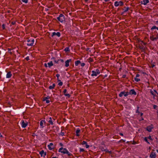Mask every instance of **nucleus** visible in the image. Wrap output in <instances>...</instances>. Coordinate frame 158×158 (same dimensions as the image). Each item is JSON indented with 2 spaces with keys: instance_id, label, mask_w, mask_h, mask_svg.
Returning <instances> with one entry per match:
<instances>
[{
  "instance_id": "1",
  "label": "nucleus",
  "mask_w": 158,
  "mask_h": 158,
  "mask_svg": "<svg viewBox=\"0 0 158 158\" xmlns=\"http://www.w3.org/2000/svg\"><path fill=\"white\" fill-rule=\"evenodd\" d=\"M58 20L61 23H62L65 20V17L62 14H61L60 15L59 17L57 18Z\"/></svg>"
},
{
  "instance_id": "2",
  "label": "nucleus",
  "mask_w": 158,
  "mask_h": 158,
  "mask_svg": "<svg viewBox=\"0 0 158 158\" xmlns=\"http://www.w3.org/2000/svg\"><path fill=\"white\" fill-rule=\"evenodd\" d=\"M128 95V92L123 91L120 92V93L119 94V96L120 97H122L123 95L125 97H126Z\"/></svg>"
},
{
  "instance_id": "3",
  "label": "nucleus",
  "mask_w": 158,
  "mask_h": 158,
  "mask_svg": "<svg viewBox=\"0 0 158 158\" xmlns=\"http://www.w3.org/2000/svg\"><path fill=\"white\" fill-rule=\"evenodd\" d=\"M123 4V2L122 1L120 2H114V6H122Z\"/></svg>"
},
{
  "instance_id": "4",
  "label": "nucleus",
  "mask_w": 158,
  "mask_h": 158,
  "mask_svg": "<svg viewBox=\"0 0 158 158\" xmlns=\"http://www.w3.org/2000/svg\"><path fill=\"white\" fill-rule=\"evenodd\" d=\"M67 150L66 148H61L59 149V152H61L64 154H65Z\"/></svg>"
},
{
  "instance_id": "5",
  "label": "nucleus",
  "mask_w": 158,
  "mask_h": 158,
  "mask_svg": "<svg viewBox=\"0 0 158 158\" xmlns=\"http://www.w3.org/2000/svg\"><path fill=\"white\" fill-rule=\"evenodd\" d=\"M129 94L131 95H136V92H135L134 89H132L130 90L129 92H128Z\"/></svg>"
},
{
  "instance_id": "6",
  "label": "nucleus",
  "mask_w": 158,
  "mask_h": 158,
  "mask_svg": "<svg viewBox=\"0 0 158 158\" xmlns=\"http://www.w3.org/2000/svg\"><path fill=\"white\" fill-rule=\"evenodd\" d=\"M28 122H26L25 123L24 122L23 120L22 121V127L23 128H25L26 127V126L28 125Z\"/></svg>"
},
{
  "instance_id": "7",
  "label": "nucleus",
  "mask_w": 158,
  "mask_h": 158,
  "mask_svg": "<svg viewBox=\"0 0 158 158\" xmlns=\"http://www.w3.org/2000/svg\"><path fill=\"white\" fill-rule=\"evenodd\" d=\"M156 156L155 152H152L150 155V157L151 158H156Z\"/></svg>"
},
{
  "instance_id": "8",
  "label": "nucleus",
  "mask_w": 158,
  "mask_h": 158,
  "mask_svg": "<svg viewBox=\"0 0 158 158\" xmlns=\"http://www.w3.org/2000/svg\"><path fill=\"white\" fill-rule=\"evenodd\" d=\"M149 0H143V1H141L140 3L141 4H143L144 5H146L149 2Z\"/></svg>"
},
{
  "instance_id": "9",
  "label": "nucleus",
  "mask_w": 158,
  "mask_h": 158,
  "mask_svg": "<svg viewBox=\"0 0 158 158\" xmlns=\"http://www.w3.org/2000/svg\"><path fill=\"white\" fill-rule=\"evenodd\" d=\"M150 93L154 96V97L156 96V95L155 93L157 94L158 95V94L156 91L155 90H154L153 91L151 90L150 91Z\"/></svg>"
},
{
  "instance_id": "10",
  "label": "nucleus",
  "mask_w": 158,
  "mask_h": 158,
  "mask_svg": "<svg viewBox=\"0 0 158 158\" xmlns=\"http://www.w3.org/2000/svg\"><path fill=\"white\" fill-rule=\"evenodd\" d=\"M153 128V126L152 125L151 126H148L146 128L147 130L149 131V132H150L151 131L152 129Z\"/></svg>"
},
{
  "instance_id": "11",
  "label": "nucleus",
  "mask_w": 158,
  "mask_h": 158,
  "mask_svg": "<svg viewBox=\"0 0 158 158\" xmlns=\"http://www.w3.org/2000/svg\"><path fill=\"white\" fill-rule=\"evenodd\" d=\"M46 123L45 120H43L40 121V125L41 128H43L44 127L43 126L44 123Z\"/></svg>"
},
{
  "instance_id": "12",
  "label": "nucleus",
  "mask_w": 158,
  "mask_h": 158,
  "mask_svg": "<svg viewBox=\"0 0 158 158\" xmlns=\"http://www.w3.org/2000/svg\"><path fill=\"white\" fill-rule=\"evenodd\" d=\"M40 154L41 155V156H43L44 157L46 155V153L43 150H42L40 152Z\"/></svg>"
},
{
  "instance_id": "13",
  "label": "nucleus",
  "mask_w": 158,
  "mask_h": 158,
  "mask_svg": "<svg viewBox=\"0 0 158 158\" xmlns=\"http://www.w3.org/2000/svg\"><path fill=\"white\" fill-rule=\"evenodd\" d=\"M56 35L58 37H59L60 36V34L59 32H57L56 33L55 32H53L52 33V36H53L54 35Z\"/></svg>"
},
{
  "instance_id": "14",
  "label": "nucleus",
  "mask_w": 158,
  "mask_h": 158,
  "mask_svg": "<svg viewBox=\"0 0 158 158\" xmlns=\"http://www.w3.org/2000/svg\"><path fill=\"white\" fill-rule=\"evenodd\" d=\"M71 61V59H69V60H68L65 61V66L66 67H68L69 66V63Z\"/></svg>"
},
{
  "instance_id": "15",
  "label": "nucleus",
  "mask_w": 158,
  "mask_h": 158,
  "mask_svg": "<svg viewBox=\"0 0 158 158\" xmlns=\"http://www.w3.org/2000/svg\"><path fill=\"white\" fill-rule=\"evenodd\" d=\"M34 42V40H32L31 42V43H28L27 44V45L28 46H32L33 45Z\"/></svg>"
},
{
  "instance_id": "16",
  "label": "nucleus",
  "mask_w": 158,
  "mask_h": 158,
  "mask_svg": "<svg viewBox=\"0 0 158 158\" xmlns=\"http://www.w3.org/2000/svg\"><path fill=\"white\" fill-rule=\"evenodd\" d=\"M11 76L12 74L11 73V72L10 71H9L7 73L6 77L7 78H9L11 77Z\"/></svg>"
},
{
  "instance_id": "17",
  "label": "nucleus",
  "mask_w": 158,
  "mask_h": 158,
  "mask_svg": "<svg viewBox=\"0 0 158 158\" xmlns=\"http://www.w3.org/2000/svg\"><path fill=\"white\" fill-rule=\"evenodd\" d=\"M92 73L91 75V76L92 77H94V76H97V75H98V74L96 73L95 71L94 70H92Z\"/></svg>"
},
{
  "instance_id": "18",
  "label": "nucleus",
  "mask_w": 158,
  "mask_h": 158,
  "mask_svg": "<svg viewBox=\"0 0 158 158\" xmlns=\"http://www.w3.org/2000/svg\"><path fill=\"white\" fill-rule=\"evenodd\" d=\"M138 42L139 43H140V42H141V43H140V44L141 45V46H139V48L141 49H143V46L142 45V43H143V41H141V40H138Z\"/></svg>"
},
{
  "instance_id": "19",
  "label": "nucleus",
  "mask_w": 158,
  "mask_h": 158,
  "mask_svg": "<svg viewBox=\"0 0 158 158\" xmlns=\"http://www.w3.org/2000/svg\"><path fill=\"white\" fill-rule=\"evenodd\" d=\"M80 130L79 128H78L77 129L76 131V135L77 136H79V133L80 132Z\"/></svg>"
},
{
  "instance_id": "20",
  "label": "nucleus",
  "mask_w": 158,
  "mask_h": 158,
  "mask_svg": "<svg viewBox=\"0 0 158 158\" xmlns=\"http://www.w3.org/2000/svg\"><path fill=\"white\" fill-rule=\"evenodd\" d=\"M55 86V84H53L52 85H50L49 87V89H52L54 88Z\"/></svg>"
},
{
  "instance_id": "21",
  "label": "nucleus",
  "mask_w": 158,
  "mask_h": 158,
  "mask_svg": "<svg viewBox=\"0 0 158 158\" xmlns=\"http://www.w3.org/2000/svg\"><path fill=\"white\" fill-rule=\"evenodd\" d=\"M81 63V62L80 60H78L76 61L75 62V65L76 66H77L78 65V64Z\"/></svg>"
},
{
  "instance_id": "22",
  "label": "nucleus",
  "mask_w": 158,
  "mask_h": 158,
  "mask_svg": "<svg viewBox=\"0 0 158 158\" xmlns=\"http://www.w3.org/2000/svg\"><path fill=\"white\" fill-rule=\"evenodd\" d=\"M48 64L49 67H50L51 66L53 65V64L52 61H51L50 62L48 63Z\"/></svg>"
},
{
  "instance_id": "23",
  "label": "nucleus",
  "mask_w": 158,
  "mask_h": 158,
  "mask_svg": "<svg viewBox=\"0 0 158 158\" xmlns=\"http://www.w3.org/2000/svg\"><path fill=\"white\" fill-rule=\"evenodd\" d=\"M53 145V144L52 143H50L49 145H48V147L49 148V149L51 150L52 149V148H51L50 146H52Z\"/></svg>"
},
{
  "instance_id": "24",
  "label": "nucleus",
  "mask_w": 158,
  "mask_h": 158,
  "mask_svg": "<svg viewBox=\"0 0 158 158\" xmlns=\"http://www.w3.org/2000/svg\"><path fill=\"white\" fill-rule=\"evenodd\" d=\"M50 98V97L49 96H48L47 97H45L44 98L43 101H45L46 100H48L47 99H49Z\"/></svg>"
},
{
  "instance_id": "25",
  "label": "nucleus",
  "mask_w": 158,
  "mask_h": 158,
  "mask_svg": "<svg viewBox=\"0 0 158 158\" xmlns=\"http://www.w3.org/2000/svg\"><path fill=\"white\" fill-rule=\"evenodd\" d=\"M64 50L66 52H69L70 51L69 48L68 47L64 49Z\"/></svg>"
},
{
  "instance_id": "26",
  "label": "nucleus",
  "mask_w": 158,
  "mask_h": 158,
  "mask_svg": "<svg viewBox=\"0 0 158 158\" xmlns=\"http://www.w3.org/2000/svg\"><path fill=\"white\" fill-rule=\"evenodd\" d=\"M150 39L151 40H152V41H155V40L154 39L155 38H154V37L153 35L150 36Z\"/></svg>"
},
{
  "instance_id": "27",
  "label": "nucleus",
  "mask_w": 158,
  "mask_h": 158,
  "mask_svg": "<svg viewBox=\"0 0 158 158\" xmlns=\"http://www.w3.org/2000/svg\"><path fill=\"white\" fill-rule=\"evenodd\" d=\"M56 76L57 77L58 81H60V80L59 79V77L60 76V74H56Z\"/></svg>"
},
{
  "instance_id": "28",
  "label": "nucleus",
  "mask_w": 158,
  "mask_h": 158,
  "mask_svg": "<svg viewBox=\"0 0 158 158\" xmlns=\"http://www.w3.org/2000/svg\"><path fill=\"white\" fill-rule=\"evenodd\" d=\"M88 62L90 63L93 61V60L90 57L88 59Z\"/></svg>"
},
{
  "instance_id": "29",
  "label": "nucleus",
  "mask_w": 158,
  "mask_h": 158,
  "mask_svg": "<svg viewBox=\"0 0 158 158\" xmlns=\"http://www.w3.org/2000/svg\"><path fill=\"white\" fill-rule=\"evenodd\" d=\"M95 72L97 74H98V75L100 73V71L98 69H97L96 70V71H95Z\"/></svg>"
},
{
  "instance_id": "30",
  "label": "nucleus",
  "mask_w": 158,
  "mask_h": 158,
  "mask_svg": "<svg viewBox=\"0 0 158 158\" xmlns=\"http://www.w3.org/2000/svg\"><path fill=\"white\" fill-rule=\"evenodd\" d=\"M134 80L136 82H139L140 81V79L137 78L136 77L134 78Z\"/></svg>"
},
{
  "instance_id": "31",
  "label": "nucleus",
  "mask_w": 158,
  "mask_h": 158,
  "mask_svg": "<svg viewBox=\"0 0 158 158\" xmlns=\"http://www.w3.org/2000/svg\"><path fill=\"white\" fill-rule=\"evenodd\" d=\"M65 154H67L68 156H70L72 155L70 153L68 150L66 152Z\"/></svg>"
},
{
  "instance_id": "32",
  "label": "nucleus",
  "mask_w": 158,
  "mask_h": 158,
  "mask_svg": "<svg viewBox=\"0 0 158 158\" xmlns=\"http://www.w3.org/2000/svg\"><path fill=\"white\" fill-rule=\"evenodd\" d=\"M64 95L65 96L67 97L68 98H69L70 96V95L69 94H65Z\"/></svg>"
},
{
  "instance_id": "33",
  "label": "nucleus",
  "mask_w": 158,
  "mask_h": 158,
  "mask_svg": "<svg viewBox=\"0 0 158 158\" xmlns=\"http://www.w3.org/2000/svg\"><path fill=\"white\" fill-rule=\"evenodd\" d=\"M48 123L51 125H53V123L52 120H49L48 121Z\"/></svg>"
},
{
  "instance_id": "34",
  "label": "nucleus",
  "mask_w": 158,
  "mask_h": 158,
  "mask_svg": "<svg viewBox=\"0 0 158 158\" xmlns=\"http://www.w3.org/2000/svg\"><path fill=\"white\" fill-rule=\"evenodd\" d=\"M22 1L23 2H24L25 3H27L28 2V0H22Z\"/></svg>"
},
{
  "instance_id": "35",
  "label": "nucleus",
  "mask_w": 158,
  "mask_h": 158,
  "mask_svg": "<svg viewBox=\"0 0 158 158\" xmlns=\"http://www.w3.org/2000/svg\"><path fill=\"white\" fill-rule=\"evenodd\" d=\"M59 82L58 83V85L59 86H62V85H63L62 82L61 81H59Z\"/></svg>"
},
{
  "instance_id": "36",
  "label": "nucleus",
  "mask_w": 158,
  "mask_h": 158,
  "mask_svg": "<svg viewBox=\"0 0 158 158\" xmlns=\"http://www.w3.org/2000/svg\"><path fill=\"white\" fill-rule=\"evenodd\" d=\"M144 140L146 142H147V143H148V144H150V143L148 141V140L147 138L146 137L144 138Z\"/></svg>"
},
{
  "instance_id": "37",
  "label": "nucleus",
  "mask_w": 158,
  "mask_h": 158,
  "mask_svg": "<svg viewBox=\"0 0 158 158\" xmlns=\"http://www.w3.org/2000/svg\"><path fill=\"white\" fill-rule=\"evenodd\" d=\"M154 39L155 40H156L157 39H158V33L156 35V37H154Z\"/></svg>"
},
{
  "instance_id": "38",
  "label": "nucleus",
  "mask_w": 158,
  "mask_h": 158,
  "mask_svg": "<svg viewBox=\"0 0 158 158\" xmlns=\"http://www.w3.org/2000/svg\"><path fill=\"white\" fill-rule=\"evenodd\" d=\"M156 28H157V27H156L155 26H153L152 27V28H151V29L152 30H153V29H156Z\"/></svg>"
},
{
  "instance_id": "39",
  "label": "nucleus",
  "mask_w": 158,
  "mask_h": 158,
  "mask_svg": "<svg viewBox=\"0 0 158 158\" xmlns=\"http://www.w3.org/2000/svg\"><path fill=\"white\" fill-rule=\"evenodd\" d=\"M86 143H87L86 142H85V141H83L82 142V143H81V144H82V145H85H85Z\"/></svg>"
},
{
  "instance_id": "40",
  "label": "nucleus",
  "mask_w": 158,
  "mask_h": 158,
  "mask_svg": "<svg viewBox=\"0 0 158 158\" xmlns=\"http://www.w3.org/2000/svg\"><path fill=\"white\" fill-rule=\"evenodd\" d=\"M80 151L81 152H83L84 151V150L83 149V148H80Z\"/></svg>"
},
{
  "instance_id": "41",
  "label": "nucleus",
  "mask_w": 158,
  "mask_h": 158,
  "mask_svg": "<svg viewBox=\"0 0 158 158\" xmlns=\"http://www.w3.org/2000/svg\"><path fill=\"white\" fill-rule=\"evenodd\" d=\"M103 151H105L106 152H109V150L107 149H105L104 150H102Z\"/></svg>"
},
{
  "instance_id": "42",
  "label": "nucleus",
  "mask_w": 158,
  "mask_h": 158,
  "mask_svg": "<svg viewBox=\"0 0 158 158\" xmlns=\"http://www.w3.org/2000/svg\"><path fill=\"white\" fill-rule=\"evenodd\" d=\"M60 135H61V136H63V135H64V132H61L60 133Z\"/></svg>"
},
{
  "instance_id": "43",
  "label": "nucleus",
  "mask_w": 158,
  "mask_h": 158,
  "mask_svg": "<svg viewBox=\"0 0 158 158\" xmlns=\"http://www.w3.org/2000/svg\"><path fill=\"white\" fill-rule=\"evenodd\" d=\"M129 10V8L128 7H127L126 8V9L125 10L124 12H126L127 11Z\"/></svg>"
},
{
  "instance_id": "44",
  "label": "nucleus",
  "mask_w": 158,
  "mask_h": 158,
  "mask_svg": "<svg viewBox=\"0 0 158 158\" xmlns=\"http://www.w3.org/2000/svg\"><path fill=\"white\" fill-rule=\"evenodd\" d=\"M139 109V107H137V110L136 111V113H140V112L138 110Z\"/></svg>"
},
{
  "instance_id": "45",
  "label": "nucleus",
  "mask_w": 158,
  "mask_h": 158,
  "mask_svg": "<svg viewBox=\"0 0 158 158\" xmlns=\"http://www.w3.org/2000/svg\"><path fill=\"white\" fill-rule=\"evenodd\" d=\"M85 145V147L86 148H88L89 147V145H88L87 144V143H86Z\"/></svg>"
},
{
  "instance_id": "46",
  "label": "nucleus",
  "mask_w": 158,
  "mask_h": 158,
  "mask_svg": "<svg viewBox=\"0 0 158 158\" xmlns=\"http://www.w3.org/2000/svg\"><path fill=\"white\" fill-rule=\"evenodd\" d=\"M157 107V106L156 105H154L153 106V108L154 109H156V108Z\"/></svg>"
},
{
  "instance_id": "47",
  "label": "nucleus",
  "mask_w": 158,
  "mask_h": 158,
  "mask_svg": "<svg viewBox=\"0 0 158 158\" xmlns=\"http://www.w3.org/2000/svg\"><path fill=\"white\" fill-rule=\"evenodd\" d=\"M85 64L84 63H82L81 64V65L82 67L84 66H85Z\"/></svg>"
},
{
  "instance_id": "48",
  "label": "nucleus",
  "mask_w": 158,
  "mask_h": 158,
  "mask_svg": "<svg viewBox=\"0 0 158 158\" xmlns=\"http://www.w3.org/2000/svg\"><path fill=\"white\" fill-rule=\"evenodd\" d=\"M148 138L151 140H152V138L151 136H149Z\"/></svg>"
},
{
  "instance_id": "49",
  "label": "nucleus",
  "mask_w": 158,
  "mask_h": 158,
  "mask_svg": "<svg viewBox=\"0 0 158 158\" xmlns=\"http://www.w3.org/2000/svg\"><path fill=\"white\" fill-rule=\"evenodd\" d=\"M66 92H67V90L66 89H64L63 91V93H64V94H66Z\"/></svg>"
},
{
  "instance_id": "50",
  "label": "nucleus",
  "mask_w": 158,
  "mask_h": 158,
  "mask_svg": "<svg viewBox=\"0 0 158 158\" xmlns=\"http://www.w3.org/2000/svg\"><path fill=\"white\" fill-rule=\"evenodd\" d=\"M46 102L47 103H48L50 102V101L49 100H46Z\"/></svg>"
},
{
  "instance_id": "51",
  "label": "nucleus",
  "mask_w": 158,
  "mask_h": 158,
  "mask_svg": "<svg viewBox=\"0 0 158 158\" xmlns=\"http://www.w3.org/2000/svg\"><path fill=\"white\" fill-rule=\"evenodd\" d=\"M2 27L3 29H4L5 28V25L4 24H3L2 25Z\"/></svg>"
},
{
  "instance_id": "52",
  "label": "nucleus",
  "mask_w": 158,
  "mask_h": 158,
  "mask_svg": "<svg viewBox=\"0 0 158 158\" xmlns=\"http://www.w3.org/2000/svg\"><path fill=\"white\" fill-rule=\"evenodd\" d=\"M140 76L139 74H137L136 76V77H139Z\"/></svg>"
},
{
  "instance_id": "53",
  "label": "nucleus",
  "mask_w": 158,
  "mask_h": 158,
  "mask_svg": "<svg viewBox=\"0 0 158 158\" xmlns=\"http://www.w3.org/2000/svg\"><path fill=\"white\" fill-rule=\"evenodd\" d=\"M59 61V60H58L57 61H56V60H55L54 62L56 63H58Z\"/></svg>"
},
{
  "instance_id": "54",
  "label": "nucleus",
  "mask_w": 158,
  "mask_h": 158,
  "mask_svg": "<svg viewBox=\"0 0 158 158\" xmlns=\"http://www.w3.org/2000/svg\"><path fill=\"white\" fill-rule=\"evenodd\" d=\"M15 22H12L11 23V24L12 25H14L15 24Z\"/></svg>"
},
{
  "instance_id": "55",
  "label": "nucleus",
  "mask_w": 158,
  "mask_h": 158,
  "mask_svg": "<svg viewBox=\"0 0 158 158\" xmlns=\"http://www.w3.org/2000/svg\"><path fill=\"white\" fill-rule=\"evenodd\" d=\"M59 61H60L61 62H64V60L62 59H60V60H59Z\"/></svg>"
},
{
  "instance_id": "56",
  "label": "nucleus",
  "mask_w": 158,
  "mask_h": 158,
  "mask_svg": "<svg viewBox=\"0 0 158 158\" xmlns=\"http://www.w3.org/2000/svg\"><path fill=\"white\" fill-rule=\"evenodd\" d=\"M60 145L61 146H63V144L62 143H60Z\"/></svg>"
},
{
  "instance_id": "57",
  "label": "nucleus",
  "mask_w": 158,
  "mask_h": 158,
  "mask_svg": "<svg viewBox=\"0 0 158 158\" xmlns=\"http://www.w3.org/2000/svg\"><path fill=\"white\" fill-rule=\"evenodd\" d=\"M44 66H45V67H47V64L46 63H45V64H44Z\"/></svg>"
},
{
  "instance_id": "58",
  "label": "nucleus",
  "mask_w": 158,
  "mask_h": 158,
  "mask_svg": "<svg viewBox=\"0 0 158 158\" xmlns=\"http://www.w3.org/2000/svg\"><path fill=\"white\" fill-rule=\"evenodd\" d=\"M136 142H135V141H133V143H132V144H136Z\"/></svg>"
},
{
  "instance_id": "59",
  "label": "nucleus",
  "mask_w": 158,
  "mask_h": 158,
  "mask_svg": "<svg viewBox=\"0 0 158 158\" xmlns=\"http://www.w3.org/2000/svg\"><path fill=\"white\" fill-rule=\"evenodd\" d=\"M126 76V75H123V78H125V77Z\"/></svg>"
},
{
  "instance_id": "60",
  "label": "nucleus",
  "mask_w": 158,
  "mask_h": 158,
  "mask_svg": "<svg viewBox=\"0 0 158 158\" xmlns=\"http://www.w3.org/2000/svg\"><path fill=\"white\" fill-rule=\"evenodd\" d=\"M30 40H29V39H28L27 40V42H28V43H29V42H30Z\"/></svg>"
},
{
  "instance_id": "61",
  "label": "nucleus",
  "mask_w": 158,
  "mask_h": 158,
  "mask_svg": "<svg viewBox=\"0 0 158 158\" xmlns=\"http://www.w3.org/2000/svg\"><path fill=\"white\" fill-rule=\"evenodd\" d=\"M108 153H109L110 154H111L112 153V152L111 151H109V152H108Z\"/></svg>"
},
{
  "instance_id": "62",
  "label": "nucleus",
  "mask_w": 158,
  "mask_h": 158,
  "mask_svg": "<svg viewBox=\"0 0 158 158\" xmlns=\"http://www.w3.org/2000/svg\"><path fill=\"white\" fill-rule=\"evenodd\" d=\"M140 115L141 116H142L143 115V113H140Z\"/></svg>"
},
{
  "instance_id": "63",
  "label": "nucleus",
  "mask_w": 158,
  "mask_h": 158,
  "mask_svg": "<svg viewBox=\"0 0 158 158\" xmlns=\"http://www.w3.org/2000/svg\"><path fill=\"white\" fill-rule=\"evenodd\" d=\"M155 66V65L154 64H152V68H153Z\"/></svg>"
},
{
  "instance_id": "64",
  "label": "nucleus",
  "mask_w": 158,
  "mask_h": 158,
  "mask_svg": "<svg viewBox=\"0 0 158 158\" xmlns=\"http://www.w3.org/2000/svg\"><path fill=\"white\" fill-rule=\"evenodd\" d=\"M52 158H58V157H57L56 156H55V157H53Z\"/></svg>"
}]
</instances>
